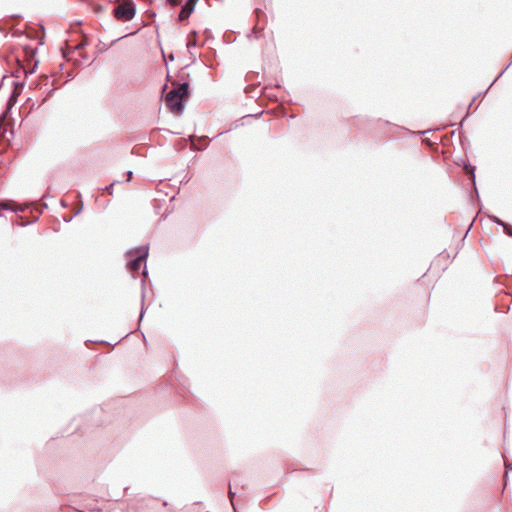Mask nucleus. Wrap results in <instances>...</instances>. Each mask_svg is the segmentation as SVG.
<instances>
[{"mask_svg":"<svg viewBox=\"0 0 512 512\" xmlns=\"http://www.w3.org/2000/svg\"><path fill=\"white\" fill-rule=\"evenodd\" d=\"M85 45H86V43H81L76 46V49H82Z\"/></svg>","mask_w":512,"mask_h":512,"instance_id":"18","label":"nucleus"},{"mask_svg":"<svg viewBox=\"0 0 512 512\" xmlns=\"http://www.w3.org/2000/svg\"><path fill=\"white\" fill-rule=\"evenodd\" d=\"M196 34H197L196 31H192L190 33V36H189V39H188V42H187V49L188 50H190L192 47H196L197 46Z\"/></svg>","mask_w":512,"mask_h":512,"instance_id":"6","label":"nucleus"},{"mask_svg":"<svg viewBox=\"0 0 512 512\" xmlns=\"http://www.w3.org/2000/svg\"><path fill=\"white\" fill-rule=\"evenodd\" d=\"M102 10H103V7H102L101 5H99V6H97V7L95 8V11H96L97 13L101 12Z\"/></svg>","mask_w":512,"mask_h":512,"instance_id":"17","label":"nucleus"},{"mask_svg":"<svg viewBox=\"0 0 512 512\" xmlns=\"http://www.w3.org/2000/svg\"><path fill=\"white\" fill-rule=\"evenodd\" d=\"M147 270H146V266L144 267V270H143V276L146 277L147 276Z\"/></svg>","mask_w":512,"mask_h":512,"instance_id":"19","label":"nucleus"},{"mask_svg":"<svg viewBox=\"0 0 512 512\" xmlns=\"http://www.w3.org/2000/svg\"><path fill=\"white\" fill-rule=\"evenodd\" d=\"M167 4H169L171 7H177L182 4V0H166Z\"/></svg>","mask_w":512,"mask_h":512,"instance_id":"10","label":"nucleus"},{"mask_svg":"<svg viewBox=\"0 0 512 512\" xmlns=\"http://www.w3.org/2000/svg\"><path fill=\"white\" fill-rule=\"evenodd\" d=\"M189 82L185 81L171 89L165 97V105L172 113L182 115L185 109V100L190 95Z\"/></svg>","mask_w":512,"mask_h":512,"instance_id":"1","label":"nucleus"},{"mask_svg":"<svg viewBox=\"0 0 512 512\" xmlns=\"http://www.w3.org/2000/svg\"><path fill=\"white\" fill-rule=\"evenodd\" d=\"M143 303H144V294H142V304ZM143 315H144V308L142 307L141 312H140V320L143 318Z\"/></svg>","mask_w":512,"mask_h":512,"instance_id":"15","label":"nucleus"},{"mask_svg":"<svg viewBox=\"0 0 512 512\" xmlns=\"http://www.w3.org/2000/svg\"><path fill=\"white\" fill-rule=\"evenodd\" d=\"M19 93H20V92H18V91L15 89V90L13 91L12 95H11V96H10V98H9V102L14 101V100H15V96H16L17 94H19Z\"/></svg>","mask_w":512,"mask_h":512,"instance_id":"13","label":"nucleus"},{"mask_svg":"<svg viewBox=\"0 0 512 512\" xmlns=\"http://www.w3.org/2000/svg\"><path fill=\"white\" fill-rule=\"evenodd\" d=\"M504 465H505V469H506L505 478H507L508 477V472L512 471V464L509 463L507 460H505Z\"/></svg>","mask_w":512,"mask_h":512,"instance_id":"11","label":"nucleus"},{"mask_svg":"<svg viewBox=\"0 0 512 512\" xmlns=\"http://www.w3.org/2000/svg\"><path fill=\"white\" fill-rule=\"evenodd\" d=\"M116 183H120V181H113L112 183H110L108 186H106L104 188V191H106L107 193H109L110 195L113 194V186L116 184Z\"/></svg>","mask_w":512,"mask_h":512,"instance_id":"9","label":"nucleus"},{"mask_svg":"<svg viewBox=\"0 0 512 512\" xmlns=\"http://www.w3.org/2000/svg\"><path fill=\"white\" fill-rule=\"evenodd\" d=\"M260 32H261V30H259V31H256V30H255L256 38H259L258 33H260Z\"/></svg>","mask_w":512,"mask_h":512,"instance_id":"20","label":"nucleus"},{"mask_svg":"<svg viewBox=\"0 0 512 512\" xmlns=\"http://www.w3.org/2000/svg\"><path fill=\"white\" fill-rule=\"evenodd\" d=\"M127 176H128V178H127V180H126V181H127V182H129V181L131 180L132 176H133V172H132V171H130V170H129V171H127Z\"/></svg>","mask_w":512,"mask_h":512,"instance_id":"16","label":"nucleus"},{"mask_svg":"<svg viewBox=\"0 0 512 512\" xmlns=\"http://www.w3.org/2000/svg\"><path fill=\"white\" fill-rule=\"evenodd\" d=\"M475 166H471V174H472V182H473V185L475 187V190H476V194H478L477 192V189H476V182H475ZM477 198L479 199V195H477Z\"/></svg>","mask_w":512,"mask_h":512,"instance_id":"12","label":"nucleus"},{"mask_svg":"<svg viewBox=\"0 0 512 512\" xmlns=\"http://www.w3.org/2000/svg\"><path fill=\"white\" fill-rule=\"evenodd\" d=\"M10 203H13V201H0V209L1 210H10L12 212H18L22 211L21 209H15L9 206Z\"/></svg>","mask_w":512,"mask_h":512,"instance_id":"7","label":"nucleus"},{"mask_svg":"<svg viewBox=\"0 0 512 512\" xmlns=\"http://www.w3.org/2000/svg\"><path fill=\"white\" fill-rule=\"evenodd\" d=\"M2 216V214L0 213V217Z\"/></svg>","mask_w":512,"mask_h":512,"instance_id":"22","label":"nucleus"},{"mask_svg":"<svg viewBox=\"0 0 512 512\" xmlns=\"http://www.w3.org/2000/svg\"><path fill=\"white\" fill-rule=\"evenodd\" d=\"M474 101H475V98L472 100V102H471V103H469V107H471V106H472V104H473V102H474Z\"/></svg>","mask_w":512,"mask_h":512,"instance_id":"21","label":"nucleus"},{"mask_svg":"<svg viewBox=\"0 0 512 512\" xmlns=\"http://www.w3.org/2000/svg\"><path fill=\"white\" fill-rule=\"evenodd\" d=\"M490 221L498 226H501L503 228V232L507 235L512 237V225L504 222L499 217L495 215H489L488 216Z\"/></svg>","mask_w":512,"mask_h":512,"instance_id":"5","label":"nucleus"},{"mask_svg":"<svg viewBox=\"0 0 512 512\" xmlns=\"http://www.w3.org/2000/svg\"><path fill=\"white\" fill-rule=\"evenodd\" d=\"M148 255V246H141L135 248V250H129L127 252V256L129 257L127 261V269L133 274L138 273L143 261L147 259Z\"/></svg>","mask_w":512,"mask_h":512,"instance_id":"2","label":"nucleus"},{"mask_svg":"<svg viewBox=\"0 0 512 512\" xmlns=\"http://www.w3.org/2000/svg\"><path fill=\"white\" fill-rule=\"evenodd\" d=\"M19 93H20V92H18V91L15 89V90L13 91L12 95H11V96H10V98H9V102L14 101V100H15V96H16L17 94H19Z\"/></svg>","mask_w":512,"mask_h":512,"instance_id":"14","label":"nucleus"},{"mask_svg":"<svg viewBox=\"0 0 512 512\" xmlns=\"http://www.w3.org/2000/svg\"><path fill=\"white\" fill-rule=\"evenodd\" d=\"M228 495H229L230 502H231L234 512H237L236 507L234 505V497H235L236 493L232 490L231 485H229Z\"/></svg>","mask_w":512,"mask_h":512,"instance_id":"8","label":"nucleus"},{"mask_svg":"<svg viewBox=\"0 0 512 512\" xmlns=\"http://www.w3.org/2000/svg\"><path fill=\"white\" fill-rule=\"evenodd\" d=\"M198 1L199 0H186V2L181 5V10L178 15L179 22L186 21L190 17V15L194 12Z\"/></svg>","mask_w":512,"mask_h":512,"instance_id":"4","label":"nucleus"},{"mask_svg":"<svg viewBox=\"0 0 512 512\" xmlns=\"http://www.w3.org/2000/svg\"><path fill=\"white\" fill-rule=\"evenodd\" d=\"M136 10L133 0H122L114 6L112 14L118 21L127 22L135 17Z\"/></svg>","mask_w":512,"mask_h":512,"instance_id":"3","label":"nucleus"}]
</instances>
